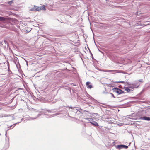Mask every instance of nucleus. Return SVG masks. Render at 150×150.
Here are the masks:
<instances>
[{"mask_svg": "<svg viewBox=\"0 0 150 150\" xmlns=\"http://www.w3.org/2000/svg\"><path fill=\"white\" fill-rule=\"evenodd\" d=\"M45 7L44 6H41L40 7H38L35 6H34L33 7L31 8L30 10L31 11H39L40 10H45Z\"/></svg>", "mask_w": 150, "mask_h": 150, "instance_id": "nucleus-1", "label": "nucleus"}, {"mask_svg": "<svg viewBox=\"0 0 150 150\" xmlns=\"http://www.w3.org/2000/svg\"><path fill=\"white\" fill-rule=\"evenodd\" d=\"M114 91L117 93H118L119 94H120L124 93V92L121 90L117 88H114Z\"/></svg>", "mask_w": 150, "mask_h": 150, "instance_id": "nucleus-2", "label": "nucleus"}, {"mask_svg": "<svg viewBox=\"0 0 150 150\" xmlns=\"http://www.w3.org/2000/svg\"><path fill=\"white\" fill-rule=\"evenodd\" d=\"M128 147V146L123 145H118L117 146V148L119 150L122 148L127 149Z\"/></svg>", "mask_w": 150, "mask_h": 150, "instance_id": "nucleus-3", "label": "nucleus"}, {"mask_svg": "<svg viewBox=\"0 0 150 150\" xmlns=\"http://www.w3.org/2000/svg\"><path fill=\"white\" fill-rule=\"evenodd\" d=\"M104 71L105 72H109V73H112V74L116 73L117 72V70H105Z\"/></svg>", "mask_w": 150, "mask_h": 150, "instance_id": "nucleus-4", "label": "nucleus"}, {"mask_svg": "<svg viewBox=\"0 0 150 150\" xmlns=\"http://www.w3.org/2000/svg\"><path fill=\"white\" fill-rule=\"evenodd\" d=\"M90 120H91V122H90V123L93 125H94L96 126H98V124L96 121L93 120L91 119H90Z\"/></svg>", "mask_w": 150, "mask_h": 150, "instance_id": "nucleus-5", "label": "nucleus"}, {"mask_svg": "<svg viewBox=\"0 0 150 150\" xmlns=\"http://www.w3.org/2000/svg\"><path fill=\"white\" fill-rule=\"evenodd\" d=\"M140 119L148 121L150 120V117L146 116H144L143 117H141L140 118Z\"/></svg>", "mask_w": 150, "mask_h": 150, "instance_id": "nucleus-6", "label": "nucleus"}, {"mask_svg": "<svg viewBox=\"0 0 150 150\" xmlns=\"http://www.w3.org/2000/svg\"><path fill=\"white\" fill-rule=\"evenodd\" d=\"M90 82H87L86 83V84L87 86V88H88L91 89L92 88V85H90Z\"/></svg>", "mask_w": 150, "mask_h": 150, "instance_id": "nucleus-7", "label": "nucleus"}, {"mask_svg": "<svg viewBox=\"0 0 150 150\" xmlns=\"http://www.w3.org/2000/svg\"><path fill=\"white\" fill-rule=\"evenodd\" d=\"M70 108L73 109V112L75 113H77V111L79 110H78L76 108H73L72 107H70Z\"/></svg>", "mask_w": 150, "mask_h": 150, "instance_id": "nucleus-8", "label": "nucleus"}, {"mask_svg": "<svg viewBox=\"0 0 150 150\" xmlns=\"http://www.w3.org/2000/svg\"><path fill=\"white\" fill-rule=\"evenodd\" d=\"M125 90L127 92H130L131 90L128 88H126L125 89Z\"/></svg>", "mask_w": 150, "mask_h": 150, "instance_id": "nucleus-9", "label": "nucleus"}, {"mask_svg": "<svg viewBox=\"0 0 150 150\" xmlns=\"http://www.w3.org/2000/svg\"><path fill=\"white\" fill-rule=\"evenodd\" d=\"M129 87L131 88H132L134 87H136V86L134 85H130Z\"/></svg>", "mask_w": 150, "mask_h": 150, "instance_id": "nucleus-10", "label": "nucleus"}, {"mask_svg": "<svg viewBox=\"0 0 150 150\" xmlns=\"http://www.w3.org/2000/svg\"><path fill=\"white\" fill-rule=\"evenodd\" d=\"M5 20V18L3 17H0V21H3Z\"/></svg>", "mask_w": 150, "mask_h": 150, "instance_id": "nucleus-11", "label": "nucleus"}, {"mask_svg": "<svg viewBox=\"0 0 150 150\" xmlns=\"http://www.w3.org/2000/svg\"><path fill=\"white\" fill-rule=\"evenodd\" d=\"M12 2V1H10L8 2V4H11V3Z\"/></svg>", "mask_w": 150, "mask_h": 150, "instance_id": "nucleus-12", "label": "nucleus"}, {"mask_svg": "<svg viewBox=\"0 0 150 150\" xmlns=\"http://www.w3.org/2000/svg\"><path fill=\"white\" fill-rule=\"evenodd\" d=\"M90 119V118H88V121H89V122H91V120H90L89 119Z\"/></svg>", "mask_w": 150, "mask_h": 150, "instance_id": "nucleus-13", "label": "nucleus"}, {"mask_svg": "<svg viewBox=\"0 0 150 150\" xmlns=\"http://www.w3.org/2000/svg\"><path fill=\"white\" fill-rule=\"evenodd\" d=\"M124 82L123 81H120V82H119L118 83H123Z\"/></svg>", "mask_w": 150, "mask_h": 150, "instance_id": "nucleus-14", "label": "nucleus"}, {"mask_svg": "<svg viewBox=\"0 0 150 150\" xmlns=\"http://www.w3.org/2000/svg\"><path fill=\"white\" fill-rule=\"evenodd\" d=\"M142 79L141 80H139V81H140V82H142Z\"/></svg>", "mask_w": 150, "mask_h": 150, "instance_id": "nucleus-15", "label": "nucleus"}, {"mask_svg": "<svg viewBox=\"0 0 150 150\" xmlns=\"http://www.w3.org/2000/svg\"><path fill=\"white\" fill-rule=\"evenodd\" d=\"M53 115L52 116V115L51 116H50L49 117H52V116H54V115Z\"/></svg>", "mask_w": 150, "mask_h": 150, "instance_id": "nucleus-16", "label": "nucleus"}, {"mask_svg": "<svg viewBox=\"0 0 150 150\" xmlns=\"http://www.w3.org/2000/svg\"><path fill=\"white\" fill-rule=\"evenodd\" d=\"M111 94H112V96H113V97H114V95H113V94H112V93H111Z\"/></svg>", "mask_w": 150, "mask_h": 150, "instance_id": "nucleus-17", "label": "nucleus"}, {"mask_svg": "<svg viewBox=\"0 0 150 150\" xmlns=\"http://www.w3.org/2000/svg\"><path fill=\"white\" fill-rule=\"evenodd\" d=\"M16 123H15V124H13V125H14L13 127L16 125Z\"/></svg>", "mask_w": 150, "mask_h": 150, "instance_id": "nucleus-18", "label": "nucleus"}, {"mask_svg": "<svg viewBox=\"0 0 150 150\" xmlns=\"http://www.w3.org/2000/svg\"><path fill=\"white\" fill-rule=\"evenodd\" d=\"M55 115H58V113H56V114H55Z\"/></svg>", "mask_w": 150, "mask_h": 150, "instance_id": "nucleus-19", "label": "nucleus"}, {"mask_svg": "<svg viewBox=\"0 0 150 150\" xmlns=\"http://www.w3.org/2000/svg\"><path fill=\"white\" fill-rule=\"evenodd\" d=\"M36 118H36H33V119H35V118Z\"/></svg>", "mask_w": 150, "mask_h": 150, "instance_id": "nucleus-20", "label": "nucleus"}]
</instances>
